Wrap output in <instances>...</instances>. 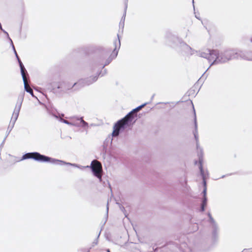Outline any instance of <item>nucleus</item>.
Masks as SVG:
<instances>
[{
    "mask_svg": "<svg viewBox=\"0 0 252 252\" xmlns=\"http://www.w3.org/2000/svg\"><path fill=\"white\" fill-rule=\"evenodd\" d=\"M147 104L148 103L146 102L137 107L129 112L125 117L117 121L113 126V131L112 133V136H118L121 131L130 126L132 124L133 120L137 116V112Z\"/></svg>",
    "mask_w": 252,
    "mask_h": 252,
    "instance_id": "nucleus-1",
    "label": "nucleus"
},
{
    "mask_svg": "<svg viewBox=\"0 0 252 252\" xmlns=\"http://www.w3.org/2000/svg\"><path fill=\"white\" fill-rule=\"evenodd\" d=\"M166 43L173 48L183 52L187 56L194 54V50L184 42L181 38L168 32L166 34Z\"/></svg>",
    "mask_w": 252,
    "mask_h": 252,
    "instance_id": "nucleus-2",
    "label": "nucleus"
},
{
    "mask_svg": "<svg viewBox=\"0 0 252 252\" xmlns=\"http://www.w3.org/2000/svg\"><path fill=\"white\" fill-rule=\"evenodd\" d=\"M27 159H33L34 160L41 162H51L52 163L55 164H59V165H64L68 164L71 166H76L77 165L75 164V163H71L69 162H66L64 161L56 159L49 157L41 155L38 152H32V153H28L24 154L21 158V160H25Z\"/></svg>",
    "mask_w": 252,
    "mask_h": 252,
    "instance_id": "nucleus-3",
    "label": "nucleus"
},
{
    "mask_svg": "<svg viewBox=\"0 0 252 252\" xmlns=\"http://www.w3.org/2000/svg\"><path fill=\"white\" fill-rule=\"evenodd\" d=\"M213 62L211 63L210 66L227 62L228 61L235 59V51L232 50H226L224 51H219L213 50Z\"/></svg>",
    "mask_w": 252,
    "mask_h": 252,
    "instance_id": "nucleus-4",
    "label": "nucleus"
},
{
    "mask_svg": "<svg viewBox=\"0 0 252 252\" xmlns=\"http://www.w3.org/2000/svg\"><path fill=\"white\" fill-rule=\"evenodd\" d=\"M75 164L77 165V166H74V167H77L80 169H83L85 167L82 166H80L76 164ZM86 167H90L91 169L93 175L99 179L100 182H101L102 165L100 162L96 160H94L92 161L90 166H87Z\"/></svg>",
    "mask_w": 252,
    "mask_h": 252,
    "instance_id": "nucleus-5",
    "label": "nucleus"
},
{
    "mask_svg": "<svg viewBox=\"0 0 252 252\" xmlns=\"http://www.w3.org/2000/svg\"><path fill=\"white\" fill-rule=\"evenodd\" d=\"M97 79V75L94 77H90L85 79L79 80L78 82L74 83L72 85L64 84V88L63 91H67L71 89L73 87H78L81 88L84 86L89 85L95 82Z\"/></svg>",
    "mask_w": 252,
    "mask_h": 252,
    "instance_id": "nucleus-6",
    "label": "nucleus"
},
{
    "mask_svg": "<svg viewBox=\"0 0 252 252\" xmlns=\"http://www.w3.org/2000/svg\"><path fill=\"white\" fill-rule=\"evenodd\" d=\"M208 216L209 217L208 222L210 223V228L212 230V239L213 241L216 242L219 238V228L217 223L212 217L210 213H208Z\"/></svg>",
    "mask_w": 252,
    "mask_h": 252,
    "instance_id": "nucleus-7",
    "label": "nucleus"
},
{
    "mask_svg": "<svg viewBox=\"0 0 252 252\" xmlns=\"http://www.w3.org/2000/svg\"><path fill=\"white\" fill-rule=\"evenodd\" d=\"M23 99V96H22L21 99H20V100L19 99L18 101L17 102V104H16L11 121L10 122V124L8 127V129L9 130V132H10V131L12 130V129L14 127V124L18 117L19 112H20V109L21 108Z\"/></svg>",
    "mask_w": 252,
    "mask_h": 252,
    "instance_id": "nucleus-8",
    "label": "nucleus"
},
{
    "mask_svg": "<svg viewBox=\"0 0 252 252\" xmlns=\"http://www.w3.org/2000/svg\"><path fill=\"white\" fill-rule=\"evenodd\" d=\"M117 36L118 38V40H116L114 42V45L115 47L110 56L106 60L105 64L102 66V69L104 68L105 66L109 64L112 62V61L117 56L118 50L120 49L121 46L120 40L118 34Z\"/></svg>",
    "mask_w": 252,
    "mask_h": 252,
    "instance_id": "nucleus-9",
    "label": "nucleus"
},
{
    "mask_svg": "<svg viewBox=\"0 0 252 252\" xmlns=\"http://www.w3.org/2000/svg\"><path fill=\"white\" fill-rule=\"evenodd\" d=\"M194 113V130L193 131V133L194 136V138L196 143V148L197 150L198 151V157L199 158H200L203 159L202 156H203V150L202 148L199 147V139H198V130H197V120L196 115L195 113V110L193 109Z\"/></svg>",
    "mask_w": 252,
    "mask_h": 252,
    "instance_id": "nucleus-10",
    "label": "nucleus"
},
{
    "mask_svg": "<svg viewBox=\"0 0 252 252\" xmlns=\"http://www.w3.org/2000/svg\"><path fill=\"white\" fill-rule=\"evenodd\" d=\"M235 59H242L248 61H252V52L246 51H239L235 52Z\"/></svg>",
    "mask_w": 252,
    "mask_h": 252,
    "instance_id": "nucleus-11",
    "label": "nucleus"
},
{
    "mask_svg": "<svg viewBox=\"0 0 252 252\" xmlns=\"http://www.w3.org/2000/svg\"><path fill=\"white\" fill-rule=\"evenodd\" d=\"M199 169L200 170L201 176H202V179H203L204 189H203L202 193L203 194V197H205V196H206V192H207L206 182L205 180V175L204 171L203 169L202 159L200 158H199Z\"/></svg>",
    "mask_w": 252,
    "mask_h": 252,
    "instance_id": "nucleus-12",
    "label": "nucleus"
},
{
    "mask_svg": "<svg viewBox=\"0 0 252 252\" xmlns=\"http://www.w3.org/2000/svg\"><path fill=\"white\" fill-rule=\"evenodd\" d=\"M213 50L207 49L204 52H200L198 53V56L207 59L209 62L213 60Z\"/></svg>",
    "mask_w": 252,
    "mask_h": 252,
    "instance_id": "nucleus-13",
    "label": "nucleus"
},
{
    "mask_svg": "<svg viewBox=\"0 0 252 252\" xmlns=\"http://www.w3.org/2000/svg\"><path fill=\"white\" fill-rule=\"evenodd\" d=\"M73 119H75L76 121H79V127H82L87 131L89 124L83 120V117H74Z\"/></svg>",
    "mask_w": 252,
    "mask_h": 252,
    "instance_id": "nucleus-14",
    "label": "nucleus"
},
{
    "mask_svg": "<svg viewBox=\"0 0 252 252\" xmlns=\"http://www.w3.org/2000/svg\"><path fill=\"white\" fill-rule=\"evenodd\" d=\"M23 82H24L25 90L27 93H29V94H30L32 97L36 98V97L35 96H34L33 94V92L32 89L30 86H29L28 85L27 80H26V77L23 78Z\"/></svg>",
    "mask_w": 252,
    "mask_h": 252,
    "instance_id": "nucleus-15",
    "label": "nucleus"
},
{
    "mask_svg": "<svg viewBox=\"0 0 252 252\" xmlns=\"http://www.w3.org/2000/svg\"><path fill=\"white\" fill-rule=\"evenodd\" d=\"M18 62L19 64L20 67L21 73V75L22 77V79L26 78L25 73H26V74L28 76V74L22 62H21V60L20 59V60H18Z\"/></svg>",
    "mask_w": 252,
    "mask_h": 252,
    "instance_id": "nucleus-16",
    "label": "nucleus"
},
{
    "mask_svg": "<svg viewBox=\"0 0 252 252\" xmlns=\"http://www.w3.org/2000/svg\"><path fill=\"white\" fill-rule=\"evenodd\" d=\"M180 249L182 252H191V249L186 243H183L180 246Z\"/></svg>",
    "mask_w": 252,
    "mask_h": 252,
    "instance_id": "nucleus-17",
    "label": "nucleus"
},
{
    "mask_svg": "<svg viewBox=\"0 0 252 252\" xmlns=\"http://www.w3.org/2000/svg\"><path fill=\"white\" fill-rule=\"evenodd\" d=\"M51 115L54 117H55V118L57 119H59V120L61 122H62V123H63L64 124H66L69 126H73V122H68V121H66L63 118H62L61 117H60L57 115L56 114H51Z\"/></svg>",
    "mask_w": 252,
    "mask_h": 252,
    "instance_id": "nucleus-18",
    "label": "nucleus"
},
{
    "mask_svg": "<svg viewBox=\"0 0 252 252\" xmlns=\"http://www.w3.org/2000/svg\"><path fill=\"white\" fill-rule=\"evenodd\" d=\"M127 7V3H126L125 4V10H124V13L123 17H122V19H121V20H123L124 22H125V18H126V15Z\"/></svg>",
    "mask_w": 252,
    "mask_h": 252,
    "instance_id": "nucleus-19",
    "label": "nucleus"
},
{
    "mask_svg": "<svg viewBox=\"0 0 252 252\" xmlns=\"http://www.w3.org/2000/svg\"><path fill=\"white\" fill-rule=\"evenodd\" d=\"M11 46H12V48H13V51H14V54H15V56H16V58H17V60H20V59L19 58V56H18V54H17V52H16V50H15V47H14V45H13V42H12V41H11Z\"/></svg>",
    "mask_w": 252,
    "mask_h": 252,
    "instance_id": "nucleus-20",
    "label": "nucleus"
},
{
    "mask_svg": "<svg viewBox=\"0 0 252 252\" xmlns=\"http://www.w3.org/2000/svg\"><path fill=\"white\" fill-rule=\"evenodd\" d=\"M72 118V120H74V121L73 122V126H76V127H79L80 126V123L79 121H76L75 119Z\"/></svg>",
    "mask_w": 252,
    "mask_h": 252,
    "instance_id": "nucleus-21",
    "label": "nucleus"
},
{
    "mask_svg": "<svg viewBox=\"0 0 252 252\" xmlns=\"http://www.w3.org/2000/svg\"><path fill=\"white\" fill-rule=\"evenodd\" d=\"M207 201V197L206 196L203 197L201 204L203 205V206H206Z\"/></svg>",
    "mask_w": 252,
    "mask_h": 252,
    "instance_id": "nucleus-22",
    "label": "nucleus"
},
{
    "mask_svg": "<svg viewBox=\"0 0 252 252\" xmlns=\"http://www.w3.org/2000/svg\"><path fill=\"white\" fill-rule=\"evenodd\" d=\"M207 201V197L206 196L203 197L201 204L203 205V206H206Z\"/></svg>",
    "mask_w": 252,
    "mask_h": 252,
    "instance_id": "nucleus-23",
    "label": "nucleus"
},
{
    "mask_svg": "<svg viewBox=\"0 0 252 252\" xmlns=\"http://www.w3.org/2000/svg\"><path fill=\"white\" fill-rule=\"evenodd\" d=\"M124 25H125V22L123 20H121V21L120 22V24H119L120 28H122V30H123L124 28Z\"/></svg>",
    "mask_w": 252,
    "mask_h": 252,
    "instance_id": "nucleus-24",
    "label": "nucleus"
},
{
    "mask_svg": "<svg viewBox=\"0 0 252 252\" xmlns=\"http://www.w3.org/2000/svg\"><path fill=\"white\" fill-rule=\"evenodd\" d=\"M1 31H2L3 32V33H4L5 34H6L7 35V38H8V39L10 40V43H11V41H12V40H11V39L9 37V34L8 33V32H6L5 30H4L2 28V30H0Z\"/></svg>",
    "mask_w": 252,
    "mask_h": 252,
    "instance_id": "nucleus-25",
    "label": "nucleus"
},
{
    "mask_svg": "<svg viewBox=\"0 0 252 252\" xmlns=\"http://www.w3.org/2000/svg\"><path fill=\"white\" fill-rule=\"evenodd\" d=\"M106 73V69H104L103 71H101L99 74V75H101V76H103Z\"/></svg>",
    "mask_w": 252,
    "mask_h": 252,
    "instance_id": "nucleus-26",
    "label": "nucleus"
},
{
    "mask_svg": "<svg viewBox=\"0 0 252 252\" xmlns=\"http://www.w3.org/2000/svg\"><path fill=\"white\" fill-rule=\"evenodd\" d=\"M100 232H99V234H98V236H97V238H98V237H99V235H100ZM97 239H98V238H97ZM97 242H97V239H96V240H95V241L93 243V247H94V245H97Z\"/></svg>",
    "mask_w": 252,
    "mask_h": 252,
    "instance_id": "nucleus-27",
    "label": "nucleus"
},
{
    "mask_svg": "<svg viewBox=\"0 0 252 252\" xmlns=\"http://www.w3.org/2000/svg\"><path fill=\"white\" fill-rule=\"evenodd\" d=\"M206 206H203V205H201V211L203 212L205 210V207Z\"/></svg>",
    "mask_w": 252,
    "mask_h": 252,
    "instance_id": "nucleus-28",
    "label": "nucleus"
},
{
    "mask_svg": "<svg viewBox=\"0 0 252 252\" xmlns=\"http://www.w3.org/2000/svg\"><path fill=\"white\" fill-rule=\"evenodd\" d=\"M118 204H119L121 210L122 211H124L125 210V208L123 206H122L120 204H119V203H118Z\"/></svg>",
    "mask_w": 252,
    "mask_h": 252,
    "instance_id": "nucleus-29",
    "label": "nucleus"
},
{
    "mask_svg": "<svg viewBox=\"0 0 252 252\" xmlns=\"http://www.w3.org/2000/svg\"><path fill=\"white\" fill-rule=\"evenodd\" d=\"M108 210H109V207H108V202H107V208H106V211H107V213L108 214Z\"/></svg>",
    "mask_w": 252,
    "mask_h": 252,
    "instance_id": "nucleus-30",
    "label": "nucleus"
},
{
    "mask_svg": "<svg viewBox=\"0 0 252 252\" xmlns=\"http://www.w3.org/2000/svg\"><path fill=\"white\" fill-rule=\"evenodd\" d=\"M6 138H4V140L2 141V143L1 144V146H2L3 144H4V141H5V139Z\"/></svg>",
    "mask_w": 252,
    "mask_h": 252,
    "instance_id": "nucleus-31",
    "label": "nucleus"
},
{
    "mask_svg": "<svg viewBox=\"0 0 252 252\" xmlns=\"http://www.w3.org/2000/svg\"><path fill=\"white\" fill-rule=\"evenodd\" d=\"M2 26L1 25V23H0V30H2Z\"/></svg>",
    "mask_w": 252,
    "mask_h": 252,
    "instance_id": "nucleus-32",
    "label": "nucleus"
},
{
    "mask_svg": "<svg viewBox=\"0 0 252 252\" xmlns=\"http://www.w3.org/2000/svg\"><path fill=\"white\" fill-rule=\"evenodd\" d=\"M94 126V124H92L90 125V126Z\"/></svg>",
    "mask_w": 252,
    "mask_h": 252,
    "instance_id": "nucleus-33",
    "label": "nucleus"
},
{
    "mask_svg": "<svg viewBox=\"0 0 252 252\" xmlns=\"http://www.w3.org/2000/svg\"><path fill=\"white\" fill-rule=\"evenodd\" d=\"M106 252H110V250H109V249H107V250H106Z\"/></svg>",
    "mask_w": 252,
    "mask_h": 252,
    "instance_id": "nucleus-34",
    "label": "nucleus"
},
{
    "mask_svg": "<svg viewBox=\"0 0 252 252\" xmlns=\"http://www.w3.org/2000/svg\"><path fill=\"white\" fill-rule=\"evenodd\" d=\"M154 96H155V94H153V96H152V99L154 98Z\"/></svg>",
    "mask_w": 252,
    "mask_h": 252,
    "instance_id": "nucleus-35",
    "label": "nucleus"
},
{
    "mask_svg": "<svg viewBox=\"0 0 252 252\" xmlns=\"http://www.w3.org/2000/svg\"><path fill=\"white\" fill-rule=\"evenodd\" d=\"M58 88L59 89H60V88H62V87H61V86H59Z\"/></svg>",
    "mask_w": 252,
    "mask_h": 252,
    "instance_id": "nucleus-36",
    "label": "nucleus"
},
{
    "mask_svg": "<svg viewBox=\"0 0 252 252\" xmlns=\"http://www.w3.org/2000/svg\"><path fill=\"white\" fill-rule=\"evenodd\" d=\"M225 176V175H223L221 177L222 178H224Z\"/></svg>",
    "mask_w": 252,
    "mask_h": 252,
    "instance_id": "nucleus-37",
    "label": "nucleus"
},
{
    "mask_svg": "<svg viewBox=\"0 0 252 252\" xmlns=\"http://www.w3.org/2000/svg\"><path fill=\"white\" fill-rule=\"evenodd\" d=\"M197 164V161H195V164Z\"/></svg>",
    "mask_w": 252,
    "mask_h": 252,
    "instance_id": "nucleus-38",
    "label": "nucleus"
},
{
    "mask_svg": "<svg viewBox=\"0 0 252 252\" xmlns=\"http://www.w3.org/2000/svg\"><path fill=\"white\" fill-rule=\"evenodd\" d=\"M195 17H196V18L198 19V16H195Z\"/></svg>",
    "mask_w": 252,
    "mask_h": 252,
    "instance_id": "nucleus-39",
    "label": "nucleus"
},
{
    "mask_svg": "<svg viewBox=\"0 0 252 252\" xmlns=\"http://www.w3.org/2000/svg\"><path fill=\"white\" fill-rule=\"evenodd\" d=\"M195 17H196V18L198 19V16H195Z\"/></svg>",
    "mask_w": 252,
    "mask_h": 252,
    "instance_id": "nucleus-40",
    "label": "nucleus"
},
{
    "mask_svg": "<svg viewBox=\"0 0 252 252\" xmlns=\"http://www.w3.org/2000/svg\"><path fill=\"white\" fill-rule=\"evenodd\" d=\"M192 3H194V0H192Z\"/></svg>",
    "mask_w": 252,
    "mask_h": 252,
    "instance_id": "nucleus-41",
    "label": "nucleus"
},
{
    "mask_svg": "<svg viewBox=\"0 0 252 252\" xmlns=\"http://www.w3.org/2000/svg\"><path fill=\"white\" fill-rule=\"evenodd\" d=\"M87 252H90V250H88V251Z\"/></svg>",
    "mask_w": 252,
    "mask_h": 252,
    "instance_id": "nucleus-42",
    "label": "nucleus"
},
{
    "mask_svg": "<svg viewBox=\"0 0 252 252\" xmlns=\"http://www.w3.org/2000/svg\"><path fill=\"white\" fill-rule=\"evenodd\" d=\"M251 42H252V39H251Z\"/></svg>",
    "mask_w": 252,
    "mask_h": 252,
    "instance_id": "nucleus-43",
    "label": "nucleus"
}]
</instances>
